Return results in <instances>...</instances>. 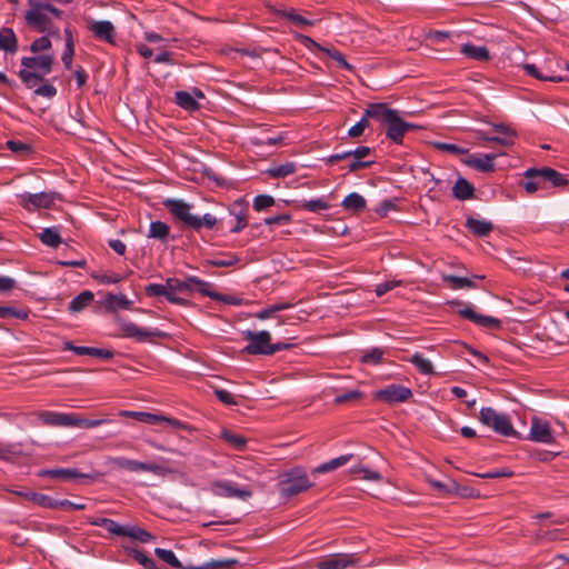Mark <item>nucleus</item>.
Listing matches in <instances>:
<instances>
[{"label":"nucleus","instance_id":"a19ab883","mask_svg":"<svg viewBox=\"0 0 569 569\" xmlns=\"http://www.w3.org/2000/svg\"><path fill=\"white\" fill-rule=\"evenodd\" d=\"M130 306L131 301L124 295L109 293L106 298V307L110 311L128 309Z\"/></svg>","mask_w":569,"mask_h":569},{"label":"nucleus","instance_id":"37998d69","mask_svg":"<svg viewBox=\"0 0 569 569\" xmlns=\"http://www.w3.org/2000/svg\"><path fill=\"white\" fill-rule=\"evenodd\" d=\"M529 169L525 172V180L521 182L523 189L528 193H535L539 189L543 188L545 181L542 180V177H540L538 173H531L528 176Z\"/></svg>","mask_w":569,"mask_h":569},{"label":"nucleus","instance_id":"4468645a","mask_svg":"<svg viewBox=\"0 0 569 569\" xmlns=\"http://www.w3.org/2000/svg\"><path fill=\"white\" fill-rule=\"evenodd\" d=\"M417 126L406 122L398 114V111L387 123L386 136L396 143H401L405 133L409 130L416 129Z\"/></svg>","mask_w":569,"mask_h":569},{"label":"nucleus","instance_id":"4be33fe9","mask_svg":"<svg viewBox=\"0 0 569 569\" xmlns=\"http://www.w3.org/2000/svg\"><path fill=\"white\" fill-rule=\"evenodd\" d=\"M89 30L93 33V36L100 40L106 41L108 43H114V34L116 29L114 26L108 20L93 21L89 26Z\"/></svg>","mask_w":569,"mask_h":569},{"label":"nucleus","instance_id":"58836bf2","mask_svg":"<svg viewBox=\"0 0 569 569\" xmlns=\"http://www.w3.org/2000/svg\"><path fill=\"white\" fill-rule=\"evenodd\" d=\"M409 361L423 375L432 376L436 373L432 362L419 352L413 353Z\"/></svg>","mask_w":569,"mask_h":569},{"label":"nucleus","instance_id":"8fccbe9b","mask_svg":"<svg viewBox=\"0 0 569 569\" xmlns=\"http://www.w3.org/2000/svg\"><path fill=\"white\" fill-rule=\"evenodd\" d=\"M77 355L97 357L103 360H109L113 357V352L111 350L99 349L94 347H82L77 349Z\"/></svg>","mask_w":569,"mask_h":569},{"label":"nucleus","instance_id":"bb28decb","mask_svg":"<svg viewBox=\"0 0 569 569\" xmlns=\"http://www.w3.org/2000/svg\"><path fill=\"white\" fill-rule=\"evenodd\" d=\"M460 52L466 57L477 61H488L491 58L490 52L486 47L476 46L472 43H463L461 46Z\"/></svg>","mask_w":569,"mask_h":569},{"label":"nucleus","instance_id":"9d476101","mask_svg":"<svg viewBox=\"0 0 569 569\" xmlns=\"http://www.w3.org/2000/svg\"><path fill=\"white\" fill-rule=\"evenodd\" d=\"M360 561L357 553H333L322 558L316 565L317 569L356 568Z\"/></svg>","mask_w":569,"mask_h":569},{"label":"nucleus","instance_id":"aec40b11","mask_svg":"<svg viewBox=\"0 0 569 569\" xmlns=\"http://www.w3.org/2000/svg\"><path fill=\"white\" fill-rule=\"evenodd\" d=\"M74 413H63L54 411H42L39 419L46 426L51 427H73Z\"/></svg>","mask_w":569,"mask_h":569},{"label":"nucleus","instance_id":"2eb2a0df","mask_svg":"<svg viewBox=\"0 0 569 569\" xmlns=\"http://www.w3.org/2000/svg\"><path fill=\"white\" fill-rule=\"evenodd\" d=\"M113 466L119 469H124L132 472H152L154 475H159L161 468L158 465L141 462L137 460H132L126 457H118L113 459Z\"/></svg>","mask_w":569,"mask_h":569},{"label":"nucleus","instance_id":"0e129e2a","mask_svg":"<svg viewBox=\"0 0 569 569\" xmlns=\"http://www.w3.org/2000/svg\"><path fill=\"white\" fill-rule=\"evenodd\" d=\"M34 94L51 99L57 94V89L51 83L44 81L42 86L36 88Z\"/></svg>","mask_w":569,"mask_h":569},{"label":"nucleus","instance_id":"423d86ee","mask_svg":"<svg viewBox=\"0 0 569 569\" xmlns=\"http://www.w3.org/2000/svg\"><path fill=\"white\" fill-rule=\"evenodd\" d=\"M243 339L249 343L242 349V353L268 356V349L271 341V333L267 330L242 332Z\"/></svg>","mask_w":569,"mask_h":569},{"label":"nucleus","instance_id":"c85d7f7f","mask_svg":"<svg viewBox=\"0 0 569 569\" xmlns=\"http://www.w3.org/2000/svg\"><path fill=\"white\" fill-rule=\"evenodd\" d=\"M453 197L458 200L471 199L475 194L473 186L465 178H458L452 187Z\"/></svg>","mask_w":569,"mask_h":569},{"label":"nucleus","instance_id":"c9c22d12","mask_svg":"<svg viewBox=\"0 0 569 569\" xmlns=\"http://www.w3.org/2000/svg\"><path fill=\"white\" fill-rule=\"evenodd\" d=\"M247 209L242 207L240 202H234L230 209V214L234 216L237 223L234 227L230 229L232 233L240 232L246 226H247V216H246Z\"/></svg>","mask_w":569,"mask_h":569},{"label":"nucleus","instance_id":"473e14b6","mask_svg":"<svg viewBox=\"0 0 569 569\" xmlns=\"http://www.w3.org/2000/svg\"><path fill=\"white\" fill-rule=\"evenodd\" d=\"M238 560L232 558L212 559L200 566H188L186 569H232Z\"/></svg>","mask_w":569,"mask_h":569},{"label":"nucleus","instance_id":"393cba45","mask_svg":"<svg viewBox=\"0 0 569 569\" xmlns=\"http://www.w3.org/2000/svg\"><path fill=\"white\" fill-rule=\"evenodd\" d=\"M465 226L477 237H486L493 230V224L490 221L473 217H468Z\"/></svg>","mask_w":569,"mask_h":569},{"label":"nucleus","instance_id":"f3484780","mask_svg":"<svg viewBox=\"0 0 569 569\" xmlns=\"http://www.w3.org/2000/svg\"><path fill=\"white\" fill-rule=\"evenodd\" d=\"M497 156V153L469 154L463 159V162L480 172H491L495 170L493 160Z\"/></svg>","mask_w":569,"mask_h":569},{"label":"nucleus","instance_id":"ddd939ff","mask_svg":"<svg viewBox=\"0 0 569 569\" xmlns=\"http://www.w3.org/2000/svg\"><path fill=\"white\" fill-rule=\"evenodd\" d=\"M458 313L483 328L499 329L501 327V321L499 319L491 316L480 315L471 306H465L458 310Z\"/></svg>","mask_w":569,"mask_h":569},{"label":"nucleus","instance_id":"ea45409f","mask_svg":"<svg viewBox=\"0 0 569 569\" xmlns=\"http://www.w3.org/2000/svg\"><path fill=\"white\" fill-rule=\"evenodd\" d=\"M39 239L43 244L51 248H57L62 242L58 228H44L40 232Z\"/></svg>","mask_w":569,"mask_h":569},{"label":"nucleus","instance_id":"a18cd8bd","mask_svg":"<svg viewBox=\"0 0 569 569\" xmlns=\"http://www.w3.org/2000/svg\"><path fill=\"white\" fill-rule=\"evenodd\" d=\"M239 261L238 257L232 252H223L220 253L218 257L208 259L207 264L212 267H231L234 266Z\"/></svg>","mask_w":569,"mask_h":569},{"label":"nucleus","instance_id":"7ed1b4c3","mask_svg":"<svg viewBox=\"0 0 569 569\" xmlns=\"http://www.w3.org/2000/svg\"><path fill=\"white\" fill-rule=\"evenodd\" d=\"M312 486L313 483L309 480L306 471L300 468L283 472L278 483L280 496L284 498L297 496Z\"/></svg>","mask_w":569,"mask_h":569},{"label":"nucleus","instance_id":"052dcab7","mask_svg":"<svg viewBox=\"0 0 569 569\" xmlns=\"http://www.w3.org/2000/svg\"><path fill=\"white\" fill-rule=\"evenodd\" d=\"M369 120L363 114L362 118L348 130V136L351 138H358L362 136L363 131L368 128Z\"/></svg>","mask_w":569,"mask_h":569},{"label":"nucleus","instance_id":"bf43d9fd","mask_svg":"<svg viewBox=\"0 0 569 569\" xmlns=\"http://www.w3.org/2000/svg\"><path fill=\"white\" fill-rule=\"evenodd\" d=\"M282 16L286 17L289 21L297 24L300 28H305L308 26H312L313 22L311 20L306 19L305 17L296 13L295 11H283Z\"/></svg>","mask_w":569,"mask_h":569},{"label":"nucleus","instance_id":"9b49d317","mask_svg":"<svg viewBox=\"0 0 569 569\" xmlns=\"http://www.w3.org/2000/svg\"><path fill=\"white\" fill-rule=\"evenodd\" d=\"M297 39L299 40V42L301 44H303L306 48H308L310 51L315 52L316 54H318L320 52L325 53L332 60L337 61V63L341 68H343L346 70L351 69V66L347 62L343 54L340 51H338L337 49L322 47L321 44L316 42L313 39H311L308 36H305V34H297Z\"/></svg>","mask_w":569,"mask_h":569},{"label":"nucleus","instance_id":"338daca9","mask_svg":"<svg viewBox=\"0 0 569 569\" xmlns=\"http://www.w3.org/2000/svg\"><path fill=\"white\" fill-rule=\"evenodd\" d=\"M362 397V392L359 390H351L341 395H338L335 398L336 403H345V402H351L360 399Z\"/></svg>","mask_w":569,"mask_h":569},{"label":"nucleus","instance_id":"e2e57ef3","mask_svg":"<svg viewBox=\"0 0 569 569\" xmlns=\"http://www.w3.org/2000/svg\"><path fill=\"white\" fill-rule=\"evenodd\" d=\"M7 147L9 150H11L14 153H29L31 151V147L22 141L19 140H9L7 141Z\"/></svg>","mask_w":569,"mask_h":569},{"label":"nucleus","instance_id":"09e8293b","mask_svg":"<svg viewBox=\"0 0 569 569\" xmlns=\"http://www.w3.org/2000/svg\"><path fill=\"white\" fill-rule=\"evenodd\" d=\"M297 170V166L293 162H287L283 164L274 166L268 169V173L272 178H286Z\"/></svg>","mask_w":569,"mask_h":569},{"label":"nucleus","instance_id":"69168bd1","mask_svg":"<svg viewBox=\"0 0 569 569\" xmlns=\"http://www.w3.org/2000/svg\"><path fill=\"white\" fill-rule=\"evenodd\" d=\"M214 395L224 405H228V406H236V405H238V401H237L236 397L231 392H229L228 390L216 389L214 390Z\"/></svg>","mask_w":569,"mask_h":569},{"label":"nucleus","instance_id":"2f4dec72","mask_svg":"<svg viewBox=\"0 0 569 569\" xmlns=\"http://www.w3.org/2000/svg\"><path fill=\"white\" fill-rule=\"evenodd\" d=\"M93 298L94 295L91 291L84 290L69 302L68 309L72 313L80 312L93 301Z\"/></svg>","mask_w":569,"mask_h":569},{"label":"nucleus","instance_id":"39448f33","mask_svg":"<svg viewBox=\"0 0 569 569\" xmlns=\"http://www.w3.org/2000/svg\"><path fill=\"white\" fill-rule=\"evenodd\" d=\"M479 420L495 432L505 437H517L508 415L498 412L491 407H483L479 412Z\"/></svg>","mask_w":569,"mask_h":569},{"label":"nucleus","instance_id":"6e6552de","mask_svg":"<svg viewBox=\"0 0 569 569\" xmlns=\"http://www.w3.org/2000/svg\"><path fill=\"white\" fill-rule=\"evenodd\" d=\"M210 490L214 496L237 498L240 500H248L252 496V492L249 489L239 488L230 480H216L211 482Z\"/></svg>","mask_w":569,"mask_h":569},{"label":"nucleus","instance_id":"f8f14e48","mask_svg":"<svg viewBox=\"0 0 569 569\" xmlns=\"http://www.w3.org/2000/svg\"><path fill=\"white\" fill-rule=\"evenodd\" d=\"M53 63L54 58L52 54H40L21 58V66L23 69L32 70L43 76H47L52 71Z\"/></svg>","mask_w":569,"mask_h":569},{"label":"nucleus","instance_id":"20e7f679","mask_svg":"<svg viewBox=\"0 0 569 569\" xmlns=\"http://www.w3.org/2000/svg\"><path fill=\"white\" fill-rule=\"evenodd\" d=\"M30 8L24 13V20L28 27L40 33L59 37V29L42 9V2L29 0Z\"/></svg>","mask_w":569,"mask_h":569},{"label":"nucleus","instance_id":"49530a36","mask_svg":"<svg viewBox=\"0 0 569 569\" xmlns=\"http://www.w3.org/2000/svg\"><path fill=\"white\" fill-rule=\"evenodd\" d=\"M443 281L449 284L451 289L459 290L465 288H476L475 282L465 277H457L452 274H446L443 276Z\"/></svg>","mask_w":569,"mask_h":569},{"label":"nucleus","instance_id":"13d9d810","mask_svg":"<svg viewBox=\"0 0 569 569\" xmlns=\"http://www.w3.org/2000/svg\"><path fill=\"white\" fill-rule=\"evenodd\" d=\"M273 203H274L273 197H271L269 194H259V196L254 197L252 206L256 211L260 212V211H263L267 208L273 206Z\"/></svg>","mask_w":569,"mask_h":569},{"label":"nucleus","instance_id":"f257e3e1","mask_svg":"<svg viewBox=\"0 0 569 569\" xmlns=\"http://www.w3.org/2000/svg\"><path fill=\"white\" fill-rule=\"evenodd\" d=\"M162 203L170 214L182 224V228L197 233H200L203 229L218 230L223 226L222 220L212 213L193 214L191 212L192 204L182 199L167 198Z\"/></svg>","mask_w":569,"mask_h":569},{"label":"nucleus","instance_id":"864d4df0","mask_svg":"<svg viewBox=\"0 0 569 569\" xmlns=\"http://www.w3.org/2000/svg\"><path fill=\"white\" fill-rule=\"evenodd\" d=\"M385 350L381 348H372L363 352L360 360L363 363L379 365L382 362Z\"/></svg>","mask_w":569,"mask_h":569},{"label":"nucleus","instance_id":"a878e982","mask_svg":"<svg viewBox=\"0 0 569 569\" xmlns=\"http://www.w3.org/2000/svg\"><path fill=\"white\" fill-rule=\"evenodd\" d=\"M122 336L134 338L137 341H144L147 338L154 337L157 333L151 330L142 329L133 322H124L121 326Z\"/></svg>","mask_w":569,"mask_h":569},{"label":"nucleus","instance_id":"6ab92c4d","mask_svg":"<svg viewBox=\"0 0 569 569\" xmlns=\"http://www.w3.org/2000/svg\"><path fill=\"white\" fill-rule=\"evenodd\" d=\"M42 477H49L51 479H57L61 481H72L80 479H91V477L87 473L80 472L78 469L70 468H56V469H46L39 472Z\"/></svg>","mask_w":569,"mask_h":569},{"label":"nucleus","instance_id":"cd10ccee","mask_svg":"<svg viewBox=\"0 0 569 569\" xmlns=\"http://www.w3.org/2000/svg\"><path fill=\"white\" fill-rule=\"evenodd\" d=\"M18 49V39L11 28H2L0 30V50L7 53H16Z\"/></svg>","mask_w":569,"mask_h":569},{"label":"nucleus","instance_id":"412c9836","mask_svg":"<svg viewBox=\"0 0 569 569\" xmlns=\"http://www.w3.org/2000/svg\"><path fill=\"white\" fill-rule=\"evenodd\" d=\"M37 501L47 508L61 509V510H84V503H76L68 499H54L47 495H40Z\"/></svg>","mask_w":569,"mask_h":569},{"label":"nucleus","instance_id":"4c0bfd02","mask_svg":"<svg viewBox=\"0 0 569 569\" xmlns=\"http://www.w3.org/2000/svg\"><path fill=\"white\" fill-rule=\"evenodd\" d=\"M174 102L188 111H194L200 108V104L196 98L187 91H177L174 94Z\"/></svg>","mask_w":569,"mask_h":569},{"label":"nucleus","instance_id":"5701e85b","mask_svg":"<svg viewBox=\"0 0 569 569\" xmlns=\"http://www.w3.org/2000/svg\"><path fill=\"white\" fill-rule=\"evenodd\" d=\"M529 439L542 443L553 442V436L551 433L549 425L546 422H541L537 418H533L531 421Z\"/></svg>","mask_w":569,"mask_h":569},{"label":"nucleus","instance_id":"dca6fc26","mask_svg":"<svg viewBox=\"0 0 569 569\" xmlns=\"http://www.w3.org/2000/svg\"><path fill=\"white\" fill-rule=\"evenodd\" d=\"M123 417H131L140 422H144L148 425H159L160 422H167L176 428H182V423L179 420L167 418L163 416L153 415L146 411H127L123 410L120 412Z\"/></svg>","mask_w":569,"mask_h":569},{"label":"nucleus","instance_id":"0eeeda50","mask_svg":"<svg viewBox=\"0 0 569 569\" xmlns=\"http://www.w3.org/2000/svg\"><path fill=\"white\" fill-rule=\"evenodd\" d=\"M19 204L27 210L49 209L53 206L57 193L43 191L39 193L23 192L17 196Z\"/></svg>","mask_w":569,"mask_h":569},{"label":"nucleus","instance_id":"c756f323","mask_svg":"<svg viewBox=\"0 0 569 569\" xmlns=\"http://www.w3.org/2000/svg\"><path fill=\"white\" fill-rule=\"evenodd\" d=\"M352 455H342L340 457L333 458L325 463L319 465L312 470V473H327L331 472L345 465H347L351 459Z\"/></svg>","mask_w":569,"mask_h":569},{"label":"nucleus","instance_id":"f704fd0d","mask_svg":"<svg viewBox=\"0 0 569 569\" xmlns=\"http://www.w3.org/2000/svg\"><path fill=\"white\" fill-rule=\"evenodd\" d=\"M170 236V227L162 221H151L148 238L166 242Z\"/></svg>","mask_w":569,"mask_h":569},{"label":"nucleus","instance_id":"603ef678","mask_svg":"<svg viewBox=\"0 0 569 569\" xmlns=\"http://www.w3.org/2000/svg\"><path fill=\"white\" fill-rule=\"evenodd\" d=\"M73 421H74L73 427L83 428V429L96 428V427H99L101 425L109 422L108 419H87V418L80 417L77 413H74Z\"/></svg>","mask_w":569,"mask_h":569},{"label":"nucleus","instance_id":"a211bd4d","mask_svg":"<svg viewBox=\"0 0 569 569\" xmlns=\"http://www.w3.org/2000/svg\"><path fill=\"white\" fill-rule=\"evenodd\" d=\"M397 110L388 107L383 102L369 103L365 110V116L369 119L376 120L380 123L387 124L395 116Z\"/></svg>","mask_w":569,"mask_h":569},{"label":"nucleus","instance_id":"4d7b16f0","mask_svg":"<svg viewBox=\"0 0 569 569\" xmlns=\"http://www.w3.org/2000/svg\"><path fill=\"white\" fill-rule=\"evenodd\" d=\"M52 43L48 36L40 37L32 41L30 44V51L34 54L44 52L49 49H51Z\"/></svg>","mask_w":569,"mask_h":569},{"label":"nucleus","instance_id":"1a4fd4ad","mask_svg":"<svg viewBox=\"0 0 569 569\" xmlns=\"http://www.w3.org/2000/svg\"><path fill=\"white\" fill-rule=\"evenodd\" d=\"M412 397V391L401 385H388L387 387L375 392V399L389 405L401 403L408 401Z\"/></svg>","mask_w":569,"mask_h":569},{"label":"nucleus","instance_id":"e433bc0d","mask_svg":"<svg viewBox=\"0 0 569 569\" xmlns=\"http://www.w3.org/2000/svg\"><path fill=\"white\" fill-rule=\"evenodd\" d=\"M18 76L28 89L36 88L46 81V76L23 68L19 71Z\"/></svg>","mask_w":569,"mask_h":569},{"label":"nucleus","instance_id":"7c9ffc66","mask_svg":"<svg viewBox=\"0 0 569 569\" xmlns=\"http://www.w3.org/2000/svg\"><path fill=\"white\" fill-rule=\"evenodd\" d=\"M366 199L361 194L357 192H351L345 197V199L341 202V207L346 211L357 213L366 208Z\"/></svg>","mask_w":569,"mask_h":569},{"label":"nucleus","instance_id":"f03ea898","mask_svg":"<svg viewBox=\"0 0 569 569\" xmlns=\"http://www.w3.org/2000/svg\"><path fill=\"white\" fill-rule=\"evenodd\" d=\"M144 292L148 297H164L169 302L188 306L189 301L186 298L179 297L181 295L192 293V283L189 281V276L186 280L177 278H168L166 283H150L146 287Z\"/></svg>","mask_w":569,"mask_h":569},{"label":"nucleus","instance_id":"6e6d98bb","mask_svg":"<svg viewBox=\"0 0 569 569\" xmlns=\"http://www.w3.org/2000/svg\"><path fill=\"white\" fill-rule=\"evenodd\" d=\"M222 438L237 450L243 449L247 445V439L244 437L227 430L222 432Z\"/></svg>","mask_w":569,"mask_h":569},{"label":"nucleus","instance_id":"3c124183","mask_svg":"<svg viewBox=\"0 0 569 569\" xmlns=\"http://www.w3.org/2000/svg\"><path fill=\"white\" fill-rule=\"evenodd\" d=\"M291 307H292V305L288 303V302L274 303L268 308L260 310L259 312H257L254 315V317L260 320H266V319L271 318L274 313L280 312L282 310H287Z\"/></svg>","mask_w":569,"mask_h":569},{"label":"nucleus","instance_id":"c03bdc74","mask_svg":"<svg viewBox=\"0 0 569 569\" xmlns=\"http://www.w3.org/2000/svg\"><path fill=\"white\" fill-rule=\"evenodd\" d=\"M123 549L130 557L143 566L144 569H157L154 560L142 553L140 550L128 546H123Z\"/></svg>","mask_w":569,"mask_h":569},{"label":"nucleus","instance_id":"b1692460","mask_svg":"<svg viewBox=\"0 0 569 569\" xmlns=\"http://www.w3.org/2000/svg\"><path fill=\"white\" fill-rule=\"evenodd\" d=\"M531 173H538L540 177H542V180L549 181L555 187H563L568 183V180L565 174L556 171L552 168L543 167V168H530L528 176Z\"/></svg>","mask_w":569,"mask_h":569},{"label":"nucleus","instance_id":"72a5a7b5","mask_svg":"<svg viewBox=\"0 0 569 569\" xmlns=\"http://www.w3.org/2000/svg\"><path fill=\"white\" fill-rule=\"evenodd\" d=\"M189 281L192 283V292L197 291L202 296L209 297L213 300L214 298H218V292L212 289V283L201 280L196 276H189Z\"/></svg>","mask_w":569,"mask_h":569},{"label":"nucleus","instance_id":"5fc2aeb1","mask_svg":"<svg viewBox=\"0 0 569 569\" xmlns=\"http://www.w3.org/2000/svg\"><path fill=\"white\" fill-rule=\"evenodd\" d=\"M299 207L300 209H303L309 212H320L322 210L329 209V203L323 199H312L302 201Z\"/></svg>","mask_w":569,"mask_h":569},{"label":"nucleus","instance_id":"680f3d73","mask_svg":"<svg viewBox=\"0 0 569 569\" xmlns=\"http://www.w3.org/2000/svg\"><path fill=\"white\" fill-rule=\"evenodd\" d=\"M0 318L1 319H10V318L24 319V318H27V313L24 311L17 310L11 307H0Z\"/></svg>","mask_w":569,"mask_h":569},{"label":"nucleus","instance_id":"774afa93","mask_svg":"<svg viewBox=\"0 0 569 569\" xmlns=\"http://www.w3.org/2000/svg\"><path fill=\"white\" fill-rule=\"evenodd\" d=\"M73 56H74V42L68 41V43H66V48H64V51L61 57V60L67 69L71 68Z\"/></svg>","mask_w":569,"mask_h":569},{"label":"nucleus","instance_id":"de8ad7c7","mask_svg":"<svg viewBox=\"0 0 569 569\" xmlns=\"http://www.w3.org/2000/svg\"><path fill=\"white\" fill-rule=\"evenodd\" d=\"M154 553L159 559L167 562L168 565H170L173 568L186 569V567H187V566L182 565V562L176 557V555L171 550L156 548Z\"/></svg>","mask_w":569,"mask_h":569},{"label":"nucleus","instance_id":"79ce46f5","mask_svg":"<svg viewBox=\"0 0 569 569\" xmlns=\"http://www.w3.org/2000/svg\"><path fill=\"white\" fill-rule=\"evenodd\" d=\"M124 537H129L142 543H149L154 539L153 535L137 526H127Z\"/></svg>","mask_w":569,"mask_h":569}]
</instances>
